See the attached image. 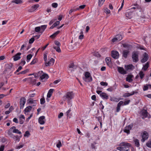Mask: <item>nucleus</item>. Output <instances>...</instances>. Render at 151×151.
I'll return each mask as SVG.
<instances>
[{
  "instance_id": "nucleus-45",
  "label": "nucleus",
  "mask_w": 151,
  "mask_h": 151,
  "mask_svg": "<svg viewBox=\"0 0 151 151\" xmlns=\"http://www.w3.org/2000/svg\"><path fill=\"white\" fill-rule=\"evenodd\" d=\"M32 57V55L31 54H29L28 55L27 57V62H29V60L31 59Z\"/></svg>"
},
{
  "instance_id": "nucleus-24",
  "label": "nucleus",
  "mask_w": 151,
  "mask_h": 151,
  "mask_svg": "<svg viewBox=\"0 0 151 151\" xmlns=\"http://www.w3.org/2000/svg\"><path fill=\"white\" fill-rule=\"evenodd\" d=\"M135 93L134 91H133L132 93H124L123 95V97H127L129 96H131L132 95L134 94Z\"/></svg>"
},
{
  "instance_id": "nucleus-47",
  "label": "nucleus",
  "mask_w": 151,
  "mask_h": 151,
  "mask_svg": "<svg viewBox=\"0 0 151 151\" xmlns=\"http://www.w3.org/2000/svg\"><path fill=\"white\" fill-rule=\"evenodd\" d=\"M104 12L107 14L110 13V11L107 8H105L104 9Z\"/></svg>"
},
{
  "instance_id": "nucleus-19",
  "label": "nucleus",
  "mask_w": 151,
  "mask_h": 151,
  "mask_svg": "<svg viewBox=\"0 0 151 151\" xmlns=\"http://www.w3.org/2000/svg\"><path fill=\"white\" fill-rule=\"evenodd\" d=\"M133 76L132 75H129L126 78V81L129 82H131L133 81L132 78Z\"/></svg>"
},
{
  "instance_id": "nucleus-4",
  "label": "nucleus",
  "mask_w": 151,
  "mask_h": 151,
  "mask_svg": "<svg viewBox=\"0 0 151 151\" xmlns=\"http://www.w3.org/2000/svg\"><path fill=\"white\" fill-rule=\"evenodd\" d=\"M84 75L85 77L83 78V80L86 82H90L92 80V78L90 73L88 72H86Z\"/></svg>"
},
{
  "instance_id": "nucleus-51",
  "label": "nucleus",
  "mask_w": 151,
  "mask_h": 151,
  "mask_svg": "<svg viewBox=\"0 0 151 151\" xmlns=\"http://www.w3.org/2000/svg\"><path fill=\"white\" fill-rule=\"evenodd\" d=\"M122 46L123 47L125 48H129L130 47V45L128 44H126L125 43L122 44Z\"/></svg>"
},
{
  "instance_id": "nucleus-48",
  "label": "nucleus",
  "mask_w": 151,
  "mask_h": 151,
  "mask_svg": "<svg viewBox=\"0 0 151 151\" xmlns=\"http://www.w3.org/2000/svg\"><path fill=\"white\" fill-rule=\"evenodd\" d=\"M30 135V133L29 131H26L24 134V137H28Z\"/></svg>"
},
{
  "instance_id": "nucleus-25",
  "label": "nucleus",
  "mask_w": 151,
  "mask_h": 151,
  "mask_svg": "<svg viewBox=\"0 0 151 151\" xmlns=\"http://www.w3.org/2000/svg\"><path fill=\"white\" fill-rule=\"evenodd\" d=\"M54 90V89H50L49 90L47 95V98H50L51 97Z\"/></svg>"
},
{
  "instance_id": "nucleus-60",
  "label": "nucleus",
  "mask_w": 151,
  "mask_h": 151,
  "mask_svg": "<svg viewBox=\"0 0 151 151\" xmlns=\"http://www.w3.org/2000/svg\"><path fill=\"white\" fill-rule=\"evenodd\" d=\"M37 62V60L36 59H33L30 63V64L32 65L35 64Z\"/></svg>"
},
{
  "instance_id": "nucleus-52",
  "label": "nucleus",
  "mask_w": 151,
  "mask_h": 151,
  "mask_svg": "<svg viewBox=\"0 0 151 151\" xmlns=\"http://www.w3.org/2000/svg\"><path fill=\"white\" fill-rule=\"evenodd\" d=\"M35 40V39L34 37H32L29 39V43L32 44L33 43Z\"/></svg>"
},
{
  "instance_id": "nucleus-42",
  "label": "nucleus",
  "mask_w": 151,
  "mask_h": 151,
  "mask_svg": "<svg viewBox=\"0 0 151 151\" xmlns=\"http://www.w3.org/2000/svg\"><path fill=\"white\" fill-rule=\"evenodd\" d=\"M29 70L28 69H27L26 70L20 72L17 74V75H20V74H25L26 73H27V72H28L29 71Z\"/></svg>"
},
{
  "instance_id": "nucleus-5",
  "label": "nucleus",
  "mask_w": 151,
  "mask_h": 151,
  "mask_svg": "<svg viewBox=\"0 0 151 151\" xmlns=\"http://www.w3.org/2000/svg\"><path fill=\"white\" fill-rule=\"evenodd\" d=\"M138 53L137 52H133L132 54V58L133 61L134 62H137L139 61Z\"/></svg>"
},
{
  "instance_id": "nucleus-46",
  "label": "nucleus",
  "mask_w": 151,
  "mask_h": 151,
  "mask_svg": "<svg viewBox=\"0 0 151 151\" xmlns=\"http://www.w3.org/2000/svg\"><path fill=\"white\" fill-rule=\"evenodd\" d=\"M40 27H37L35 28V30L36 32H40Z\"/></svg>"
},
{
  "instance_id": "nucleus-17",
  "label": "nucleus",
  "mask_w": 151,
  "mask_h": 151,
  "mask_svg": "<svg viewBox=\"0 0 151 151\" xmlns=\"http://www.w3.org/2000/svg\"><path fill=\"white\" fill-rule=\"evenodd\" d=\"M11 129H12V132L14 133L17 134H21V132L18 129H16V127L15 126H13L11 128Z\"/></svg>"
},
{
  "instance_id": "nucleus-12",
  "label": "nucleus",
  "mask_w": 151,
  "mask_h": 151,
  "mask_svg": "<svg viewBox=\"0 0 151 151\" xmlns=\"http://www.w3.org/2000/svg\"><path fill=\"white\" fill-rule=\"evenodd\" d=\"M26 102V99L24 98H21L20 100V109L23 108Z\"/></svg>"
},
{
  "instance_id": "nucleus-26",
  "label": "nucleus",
  "mask_w": 151,
  "mask_h": 151,
  "mask_svg": "<svg viewBox=\"0 0 151 151\" xmlns=\"http://www.w3.org/2000/svg\"><path fill=\"white\" fill-rule=\"evenodd\" d=\"M21 137H20L18 135H14L12 138L15 142H19L20 140V138Z\"/></svg>"
},
{
  "instance_id": "nucleus-61",
  "label": "nucleus",
  "mask_w": 151,
  "mask_h": 151,
  "mask_svg": "<svg viewBox=\"0 0 151 151\" xmlns=\"http://www.w3.org/2000/svg\"><path fill=\"white\" fill-rule=\"evenodd\" d=\"M13 121L16 123H18L19 122L18 119L17 118H14L13 119Z\"/></svg>"
},
{
  "instance_id": "nucleus-32",
  "label": "nucleus",
  "mask_w": 151,
  "mask_h": 151,
  "mask_svg": "<svg viewBox=\"0 0 151 151\" xmlns=\"http://www.w3.org/2000/svg\"><path fill=\"white\" fill-rule=\"evenodd\" d=\"M135 145L138 147L140 145L139 142V140L137 139H135L134 140Z\"/></svg>"
},
{
  "instance_id": "nucleus-11",
  "label": "nucleus",
  "mask_w": 151,
  "mask_h": 151,
  "mask_svg": "<svg viewBox=\"0 0 151 151\" xmlns=\"http://www.w3.org/2000/svg\"><path fill=\"white\" fill-rule=\"evenodd\" d=\"M32 109L33 110L35 109V107H33L32 106H29L26 107L24 111V113L26 115L28 114L27 113L30 112L31 110Z\"/></svg>"
},
{
  "instance_id": "nucleus-13",
  "label": "nucleus",
  "mask_w": 151,
  "mask_h": 151,
  "mask_svg": "<svg viewBox=\"0 0 151 151\" xmlns=\"http://www.w3.org/2000/svg\"><path fill=\"white\" fill-rule=\"evenodd\" d=\"M117 69L118 72L124 75L127 73V71L125 70L122 67H118Z\"/></svg>"
},
{
  "instance_id": "nucleus-10",
  "label": "nucleus",
  "mask_w": 151,
  "mask_h": 151,
  "mask_svg": "<svg viewBox=\"0 0 151 151\" xmlns=\"http://www.w3.org/2000/svg\"><path fill=\"white\" fill-rule=\"evenodd\" d=\"M148 58L149 57L148 54L147 53L145 52L143 54V58L141 60V62L142 63H144L148 60Z\"/></svg>"
},
{
  "instance_id": "nucleus-50",
  "label": "nucleus",
  "mask_w": 151,
  "mask_h": 151,
  "mask_svg": "<svg viewBox=\"0 0 151 151\" xmlns=\"http://www.w3.org/2000/svg\"><path fill=\"white\" fill-rule=\"evenodd\" d=\"M62 146L61 142L60 140L59 141L58 143L56 145L57 147L58 148H60Z\"/></svg>"
},
{
  "instance_id": "nucleus-21",
  "label": "nucleus",
  "mask_w": 151,
  "mask_h": 151,
  "mask_svg": "<svg viewBox=\"0 0 151 151\" xmlns=\"http://www.w3.org/2000/svg\"><path fill=\"white\" fill-rule=\"evenodd\" d=\"M129 52V51L127 50H124L123 51V56L125 58H126Z\"/></svg>"
},
{
  "instance_id": "nucleus-54",
  "label": "nucleus",
  "mask_w": 151,
  "mask_h": 151,
  "mask_svg": "<svg viewBox=\"0 0 151 151\" xmlns=\"http://www.w3.org/2000/svg\"><path fill=\"white\" fill-rule=\"evenodd\" d=\"M52 7L56 8L58 7V4L56 3H54L52 4Z\"/></svg>"
},
{
  "instance_id": "nucleus-7",
  "label": "nucleus",
  "mask_w": 151,
  "mask_h": 151,
  "mask_svg": "<svg viewBox=\"0 0 151 151\" xmlns=\"http://www.w3.org/2000/svg\"><path fill=\"white\" fill-rule=\"evenodd\" d=\"M122 39V36L121 35H116L115 37L112 40V41L113 42H118L120 41Z\"/></svg>"
},
{
  "instance_id": "nucleus-41",
  "label": "nucleus",
  "mask_w": 151,
  "mask_h": 151,
  "mask_svg": "<svg viewBox=\"0 0 151 151\" xmlns=\"http://www.w3.org/2000/svg\"><path fill=\"white\" fill-rule=\"evenodd\" d=\"M139 75L141 79H143L144 77L145 74L142 71H140L139 73Z\"/></svg>"
},
{
  "instance_id": "nucleus-28",
  "label": "nucleus",
  "mask_w": 151,
  "mask_h": 151,
  "mask_svg": "<svg viewBox=\"0 0 151 151\" xmlns=\"http://www.w3.org/2000/svg\"><path fill=\"white\" fill-rule=\"evenodd\" d=\"M133 67L134 66H133V65L132 64H131V65H125V69H126V70H129V69H130V70L132 69Z\"/></svg>"
},
{
  "instance_id": "nucleus-59",
  "label": "nucleus",
  "mask_w": 151,
  "mask_h": 151,
  "mask_svg": "<svg viewBox=\"0 0 151 151\" xmlns=\"http://www.w3.org/2000/svg\"><path fill=\"white\" fill-rule=\"evenodd\" d=\"M23 145H21L19 146H16L15 147V149H19L23 147Z\"/></svg>"
},
{
  "instance_id": "nucleus-27",
  "label": "nucleus",
  "mask_w": 151,
  "mask_h": 151,
  "mask_svg": "<svg viewBox=\"0 0 151 151\" xmlns=\"http://www.w3.org/2000/svg\"><path fill=\"white\" fill-rule=\"evenodd\" d=\"M60 22L59 21H56L55 22L53 25L50 27V29H52L55 27L57 26L60 24Z\"/></svg>"
},
{
  "instance_id": "nucleus-63",
  "label": "nucleus",
  "mask_w": 151,
  "mask_h": 151,
  "mask_svg": "<svg viewBox=\"0 0 151 151\" xmlns=\"http://www.w3.org/2000/svg\"><path fill=\"white\" fill-rule=\"evenodd\" d=\"M31 83L33 84V85H35L36 84V80L34 79H33L31 81Z\"/></svg>"
},
{
  "instance_id": "nucleus-16",
  "label": "nucleus",
  "mask_w": 151,
  "mask_h": 151,
  "mask_svg": "<svg viewBox=\"0 0 151 151\" xmlns=\"http://www.w3.org/2000/svg\"><path fill=\"white\" fill-rule=\"evenodd\" d=\"M21 54V53L20 52L17 53L14 56L13 60L16 61L19 60L21 58L20 55Z\"/></svg>"
},
{
  "instance_id": "nucleus-43",
  "label": "nucleus",
  "mask_w": 151,
  "mask_h": 151,
  "mask_svg": "<svg viewBox=\"0 0 151 151\" xmlns=\"http://www.w3.org/2000/svg\"><path fill=\"white\" fill-rule=\"evenodd\" d=\"M149 84H147L146 85H144L143 88V90L144 91L147 90L149 88Z\"/></svg>"
},
{
  "instance_id": "nucleus-23",
  "label": "nucleus",
  "mask_w": 151,
  "mask_h": 151,
  "mask_svg": "<svg viewBox=\"0 0 151 151\" xmlns=\"http://www.w3.org/2000/svg\"><path fill=\"white\" fill-rule=\"evenodd\" d=\"M100 96L103 99H108V96L107 94L104 92H102L100 94Z\"/></svg>"
},
{
  "instance_id": "nucleus-38",
  "label": "nucleus",
  "mask_w": 151,
  "mask_h": 151,
  "mask_svg": "<svg viewBox=\"0 0 151 151\" xmlns=\"http://www.w3.org/2000/svg\"><path fill=\"white\" fill-rule=\"evenodd\" d=\"M131 14V13H127L126 14V17H127V19H130L132 18V16Z\"/></svg>"
},
{
  "instance_id": "nucleus-34",
  "label": "nucleus",
  "mask_w": 151,
  "mask_h": 151,
  "mask_svg": "<svg viewBox=\"0 0 151 151\" xmlns=\"http://www.w3.org/2000/svg\"><path fill=\"white\" fill-rule=\"evenodd\" d=\"M12 129H11L10 128L7 132V134H8V135L11 138L14 135L12 132Z\"/></svg>"
},
{
  "instance_id": "nucleus-58",
  "label": "nucleus",
  "mask_w": 151,
  "mask_h": 151,
  "mask_svg": "<svg viewBox=\"0 0 151 151\" xmlns=\"http://www.w3.org/2000/svg\"><path fill=\"white\" fill-rule=\"evenodd\" d=\"M81 33L82 34L80 35L79 37V39H82L83 38V32L81 31Z\"/></svg>"
},
{
  "instance_id": "nucleus-39",
  "label": "nucleus",
  "mask_w": 151,
  "mask_h": 151,
  "mask_svg": "<svg viewBox=\"0 0 151 151\" xmlns=\"http://www.w3.org/2000/svg\"><path fill=\"white\" fill-rule=\"evenodd\" d=\"M60 32V31L58 30V31H57L56 32H55V33L53 34L52 35H51L50 36V37L52 38H53L55 37Z\"/></svg>"
},
{
  "instance_id": "nucleus-2",
  "label": "nucleus",
  "mask_w": 151,
  "mask_h": 151,
  "mask_svg": "<svg viewBox=\"0 0 151 151\" xmlns=\"http://www.w3.org/2000/svg\"><path fill=\"white\" fill-rule=\"evenodd\" d=\"M119 145L122 146L123 151H127L129 149V147H131V144L127 142H122Z\"/></svg>"
},
{
  "instance_id": "nucleus-44",
  "label": "nucleus",
  "mask_w": 151,
  "mask_h": 151,
  "mask_svg": "<svg viewBox=\"0 0 151 151\" xmlns=\"http://www.w3.org/2000/svg\"><path fill=\"white\" fill-rule=\"evenodd\" d=\"M105 0H99V6H102L104 3Z\"/></svg>"
},
{
  "instance_id": "nucleus-31",
  "label": "nucleus",
  "mask_w": 151,
  "mask_h": 151,
  "mask_svg": "<svg viewBox=\"0 0 151 151\" xmlns=\"http://www.w3.org/2000/svg\"><path fill=\"white\" fill-rule=\"evenodd\" d=\"M74 66H75L73 63H70L69 66L68 70L70 72H71L73 71V70L71 69V68H73Z\"/></svg>"
},
{
  "instance_id": "nucleus-15",
  "label": "nucleus",
  "mask_w": 151,
  "mask_h": 151,
  "mask_svg": "<svg viewBox=\"0 0 151 151\" xmlns=\"http://www.w3.org/2000/svg\"><path fill=\"white\" fill-rule=\"evenodd\" d=\"M55 60L53 58H51L49 61H48V62H46L45 63V65L46 67H47L48 66H50L52 64L53 65L54 63Z\"/></svg>"
},
{
  "instance_id": "nucleus-36",
  "label": "nucleus",
  "mask_w": 151,
  "mask_h": 151,
  "mask_svg": "<svg viewBox=\"0 0 151 151\" xmlns=\"http://www.w3.org/2000/svg\"><path fill=\"white\" fill-rule=\"evenodd\" d=\"M106 61L107 64H110L111 63V58L107 57L106 58Z\"/></svg>"
},
{
  "instance_id": "nucleus-40",
  "label": "nucleus",
  "mask_w": 151,
  "mask_h": 151,
  "mask_svg": "<svg viewBox=\"0 0 151 151\" xmlns=\"http://www.w3.org/2000/svg\"><path fill=\"white\" fill-rule=\"evenodd\" d=\"M53 48L56 50L58 52H61V50L60 47L59 46H54Z\"/></svg>"
},
{
  "instance_id": "nucleus-49",
  "label": "nucleus",
  "mask_w": 151,
  "mask_h": 151,
  "mask_svg": "<svg viewBox=\"0 0 151 151\" xmlns=\"http://www.w3.org/2000/svg\"><path fill=\"white\" fill-rule=\"evenodd\" d=\"M146 146L150 148H151V140L148 141L146 144Z\"/></svg>"
},
{
  "instance_id": "nucleus-6",
  "label": "nucleus",
  "mask_w": 151,
  "mask_h": 151,
  "mask_svg": "<svg viewBox=\"0 0 151 151\" xmlns=\"http://www.w3.org/2000/svg\"><path fill=\"white\" fill-rule=\"evenodd\" d=\"M142 139L141 141L142 142H144L145 140L147 139L148 138L149 135L148 133L146 131H144L142 135Z\"/></svg>"
},
{
  "instance_id": "nucleus-53",
  "label": "nucleus",
  "mask_w": 151,
  "mask_h": 151,
  "mask_svg": "<svg viewBox=\"0 0 151 151\" xmlns=\"http://www.w3.org/2000/svg\"><path fill=\"white\" fill-rule=\"evenodd\" d=\"M39 5L38 4H36L34 5V6H32L33 9H35V10L37 8H38L39 7Z\"/></svg>"
},
{
  "instance_id": "nucleus-37",
  "label": "nucleus",
  "mask_w": 151,
  "mask_h": 151,
  "mask_svg": "<svg viewBox=\"0 0 151 151\" xmlns=\"http://www.w3.org/2000/svg\"><path fill=\"white\" fill-rule=\"evenodd\" d=\"M12 2L16 4H20L22 3V1L21 0H13Z\"/></svg>"
},
{
  "instance_id": "nucleus-8",
  "label": "nucleus",
  "mask_w": 151,
  "mask_h": 151,
  "mask_svg": "<svg viewBox=\"0 0 151 151\" xmlns=\"http://www.w3.org/2000/svg\"><path fill=\"white\" fill-rule=\"evenodd\" d=\"M132 127L133 125L132 124H130L126 126L124 130V132L127 134H129L130 133V130L132 129Z\"/></svg>"
},
{
  "instance_id": "nucleus-3",
  "label": "nucleus",
  "mask_w": 151,
  "mask_h": 151,
  "mask_svg": "<svg viewBox=\"0 0 151 151\" xmlns=\"http://www.w3.org/2000/svg\"><path fill=\"white\" fill-rule=\"evenodd\" d=\"M74 96V94L73 92H68L63 97V99L65 101L67 100L69 101L73 98Z\"/></svg>"
},
{
  "instance_id": "nucleus-56",
  "label": "nucleus",
  "mask_w": 151,
  "mask_h": 151,
  "mask_svg": "<svg viewBox=\"0 0 151 151\" xmlns=\"http://www.w3.org/2000/svg\"><path fill=\"white\" fill-rule=\"evenodd\" d=\"M100 84L101 86H106L108 85V83L106 82H101L100 83Z\"/></svg>"
},
{
  "instance_id": "nucleus-1",
  "label": "nucleus",
  "mask_w": 151,
  "mask_h": 151,
  "mask_svg": "<svg viewBox=\"0 0 151 151\" xmlns=\"http://www.w3.org/2000/svg\"><path fill=\"white\" fill-rule=\"evenodd\" d=\"M13 64L12 63L7 64L6 65V68L4 71V73L7 75L11 76L12 75L13 70H12Z\"/></svg>"
},
{
  "instance_id": "nucleus-64",
  "label": "nucleus",
  "mask_w": 151,
  "mask_h": 151,
  "mask_svg": "<svg viewBox=\"0 0 151 151\" xmlns=\"http://www.w3.org/2000/svg\"><path fill=\"white\" fill-rule=\"evenodd\" d=\"M4 145L1 146L0 147V151H3L4 149Z\"/></svg>"
},
{
  "instance_id": "nucleus-57",
  "label": "nucleus",
  "mask_w": 151,
  "mask_h": 151,
  "mask_svg": "<svg viewBox=\"0 0 151 151\" xmlns=\"http://www.w3.org/2000/svg\"><path fill=\"white\" fill-rule=\"evenodd\" d=\"M22 69V67L21 66H20L19 67L18 69L16 70V71L14 72V73L16 74L17 72H19L20 70H21Z\"/></svg>"
},
{
  "instance_id": "nucleus-14",
  "label": "nucleus",
  "mask_w": 151,
  "mask_h": 151,
  "mask_svg": "<svg viewBox=\"0 0 151 151\" xmlns=\"http://www.w3.org/2000/svg\"><path fill=\"white\" fill-rule=\"evenodd\" d=\"M45 116H40L38 119L39 123L41 124H44L45 123Z\"/></svg>"
},
{
  "instance_id": "nucleus-35",
  "label": "nucleus",
  "mask_w": 151,
  "mask_h": 151,
  "mask_svg": "<svg viewBox=\"0 0 151 151\" xmlns=\"http://www.w3.org/2000/svg\"><path fill=\"white\" fill-rule=\"evenodd\" d=\"M149 64L148 62H147L143 66V68L144 70H146L149 67Z\"/></svg>"
},
{
  "instance_id": "nucleus-33",
  "label": "nucleus",
  "mask_w": 151,
  "mask_h": 151,
  "mask_svg": "<svg viewBox=\"0 0 151 151\" xmlns=\"http://www.w3.org/2000/svg\"><path fill=\"white\" fill-rule=\"evenodd\" d=\"M36 101L33 100L32 99H30L29 100V103L30 104H34L33 106H32V107H33L34 106H35L36 104V102H35Z\"/></svg>"
},
{
  "instance_id": "nucleus-22",
  "label": "nucleus",
  "mask_w": 151,
  "mask_h": 151,
  "mask_svg": "<svg viewBox=\"0 0 151 151\" xmlns=\"http://www.w3.org/2000/svg\"><path fill=\"white\" fill-rule=\"evenodd\" d=\"M123 102L122 101H120L117 104L116 107V111L118 112L119 111L120 109V107L123 104Z\"/></svg>"
},
{
  "instance_id": "nucleus-30",
  "label": "nucleus",
  "mask_w": 151,
  "mask_h": 151,
  "mask_svg": "<svg viewBox=\"0 0 151 151\" xmlns=\"http://www.w3.org/2000/svg\"><path fill=\"white\" fill-rule=\"evenodd\" d=\"M47 25H41L40 27L41 29L40 33H42L44 30L46 29L47 27Z\"/></svg>"
},
{
  "instance_id": "nucleus-18",
  "label": "nucleus",
  "mask_w": 151,
  "mask_h": 151,
  "mask_svg": "<svg viewBox=\"0 0 151 151\" xmlns=\"http://www.w3.org/2000/svg\"><path fill=\"white\" fill-rule=\"evenodd\" d=\"M19 123L21 124H22L23 123L25 120V117L23 115H21L19 117Z\"/></svg>"
},
{
  "instance_id": "nucleus-20",
  "label": "nucleus",
  "mask_w": 151,
  "mask_h": 151,
  "mask_svg": "<svg viewBox=\"0 0 151 151\" xmlns=\"http://www.w3.org/2000/svg\"><path fill=\"white\" fill-rule=\"evenodd\" d=\"M142 115L143 116L142 118L145 119L147 117H148L149 114L146 110H144L142 112Z\"/></svg>"
},
{
  "instance_id": "nucleus-62",
  "label": "nucleus",
  "mask_w": 151,
  "mask_h": 151,
  "mask_svg": "<svg viewBox=\"0 0 151 151\" xmlns=\"http://www.w3.org/2000/svg\"><path fill=\"white\" fill-rule=\"evenodd\" d=\"M117 149L120 151H123L122 146L118 147L117 148Z\"/></svg>"
},
{
  "instance_id": "nucleus-9",
  "label": "nucleus",
  "mask_w": 151,
  "mask_h": 151,
  "mask_svg": "<svg viewBox=\"0 0 151 151\" xmlns=\"http://www.w3.org/2000/svg\"><path fill=\"white\" fill-rule=\"evenodd\" d=\"M111 56L114 59H117L119 57V52L116 51H111Z\"/></svg>"
},
{
  "instance_id": "nucleus-55",
  "label": "nucleus",
  "mask_w": 151,
  "mask_h": 151,
  "mask_svg": "<svg viewBox=\"0 0 151 151\" xmlns=\"http://www.w3.org/2000/svg\"><path fill=\"white\" fill-rule=\"evenodd\" d=\"M40 104H43L45 102V99L44 98H42L40 99Z\"/></svg>"
},
{
  "instance_id": "nucleus-29",
  "label": "nucleus",
  "mask_w": 151,
  "mask_h": 151,
  "mask_svg": "<svg viewBox=\"0 0 151 151\" xmlns=\"http://www.w3.org/2000/svg\"><path fill=\"white\" fill-rule=\"evenodd\" d=\"M48 78V75L47 74L45 73L43 74L40 78L41 80H42L43 79L45 78L47 79Z\"/></svg>"
}]
</instances>
